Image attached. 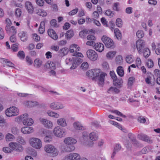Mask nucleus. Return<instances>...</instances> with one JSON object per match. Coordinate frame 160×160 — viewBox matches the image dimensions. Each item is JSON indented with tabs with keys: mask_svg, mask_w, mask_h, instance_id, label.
Returning a JSON list of instances; mask_svg holds the SVG:
<instances>
[{
	"mask_svg": "<svg viewBox=\"0 0 160 160\" xmlns=\"http://www.w3.org/2000/svg\"><path fill=\"white\" fill-rule=\"evenodd\" d=\"M89 137L92 141H95L98 139V136L96 132H93L89 134Z\"/></svg>",
	"mask_w": 160,
	"mask_h": 160,
	"instance_id": "29",
	"label": "nucleus"
},
{
	"mask_svg": "<svg viewBox=\"0 0 160 160\" xmlns=\"http://www.w3.org/2000/svg\"><path fill=\"white\" fill-rule=\"evenodd\" d=\"M110 75L114 81H117V77L114 71H111L110 72Z\"/></svg>",
	"mask_w": 160,
	"mask_h": 160,
	"instance_id": "55",
	"label": "nucleus"
},
{
	"mask_svg": "<svg viewBox=\"0 0 160 160\" xmlns=\"http://www.w3.org/2000/svg\"><path fill=\"white\" fill-rule=\"evenodd\" d=\"M80 156L77 153H72L65 156L63 160H80Z\"/></svg>",
	"mask_w": 160,
	"mask_h": 160,
	"instance_id": "9",
	"label": "nucleus"
},
{
	"mask_svg": "<svg viewBox=\"0 0 160 160\" xmlns=\"http://www.w3.org/2000/svg\"><path fill=\"white\" fill-rule=\"evenodd\" d=\"M63 142L66 144L74 145L77 142V141L73 138L68 137L64 139Z\"/></svg>",
	"mask_w": 160,
	"mask_h": 160,
	"instance_id": "18",
	"label": "nucleus"
},
{
	"mask_svg": "<svg viewBox=\"0 0 160 160\" xmlns=\"http://www.w3.org/2000/svg\"><path fill=\"white\" fill-rule=\"evenodd\" d=\"M87 39L89 40L94 41L96 40V38L95 36L94 35L92 34L88 35L87 36Z\"/></svg>",
	"mask_w": 160,
	"mask_h": 160,
	"instance_id": "59",
	"label": "nucleus"
},
{
	"mask_svg": "<svg viewBox=\"0 0 160 160\" xmlns=\"http://www.w3.org/2000/svg\"><path fill=\"white\" fill-rule=\"evenodd\" d=\"M25 7L28 13L30 14H32L34 12V8L30 2H26L25 3Z\"/></svg>",
	"mask_w": 160,
	"mask_h": 160,
	"instance_id": "16",
	"label": "nucleus"
},
{
	"mask_svg": "<svg viewBox=\"0 0 160 160\" xmlns=\"http://www.w3.org/2000/svg\"><path fill=\"white\" fill-rule=\"evenodd\" d=\"M105 14L107 16H108L110 18L113 17L114 15L113 12H112L110 10H107L105 12Z\"/></svg>",
	"mask_w": 160,
	"mask_h": 160,
	"instance_id": "49",
	"label": "nucleus"
},
{
	"mask_svg": "<svg viewBox=\"0 0 160 160\" xmlns=\"http://www.w3.org/2000/svg\"><path fill=\"white\" fill-rule=\"evenodd\" d=\"M116 54L115 51H110L107 53L106 56L108 58H111L114 57Z\"/></svg>",
	"mask_w": 160,
	"mask_h": 160,
	"instance_id": "42",
	"label": "nucleus"
},
{
	"mask_svg": "<svg viewBox=\"0 0 160 160\" xmlns=\"http://www.w3.org/2000/svg\"><path fill=\"white\" fill-rule=\"evenodd\" d=\"M86 53L88 58L91 60L95 61L97 59L98 55L94 50L90 49L88 50Z\"/></svg>",
	"mask_w": 160,
	"mask_h": 160,
	"instance_id": "10",
	"label": "nucleus"
},
{
	"mask_svg": "<svg viewBox=\"0 0 160 160\" xmlns=\"http://www.w3.org/2000/svg\"><path fill=\"white\" fill-rule=\"evenodd\" d=\"M9 147L17 152H22L23 150L22 147L20 144L16 142H12L9 143Z\"/></svg>",
	"mask_w": 160,
	"mask_h": 160,
	"instance_id": "11",
	"label": "nucleus"
},
{
	"mask_svg": "<svg viewBox=\"0 0 160 160\" xmlns=\"http://www.w3.org/2000/svg\"><path fill=\"white\" fill-rule=\"evenodd\" d=\"M142 53H143L144 57L147 58L150 55V52L148 48H145L143 50Z\"/></svg>",
	"mask_w": 160,
	"mask_h": 160,
	"instance_id": "38",
	"label": "nucleus"
},
{
	"mask_svg": "<svg viewBox=\"0 0 160 160\" xmlns=\"http://www.w3.org/2000/svg\"><path fill=\"white\" fill-rule=\"evenodd\" d=\"M116 24L117 26L118 27H121L122 26V22L121 19L118 18L116 19Z\"/></svg>",
	"mask_w": 160,
	"mask_h": 160,
	"instance_id": "47",
	"label": "nucleus"
},
{
	"mask_svg": "<svg viewBox=\"0 0 160 160\" xmlns=\"http://www.w3.org/2000/svg\"><path fill=\"white\" fill-rule=\"evenodd\" d=\"M35 12L38 15L42 17L46 16L47 14V13L45 11L39 9H37L35 11Z\"/></svg>",
	"mask_w": 160,
	"mask_h": 160,
	"instance_id": "32",
	"label": "nucleus"
},
{
	"mask_svg": "<svg viewBox=\"0 0 160 160\" xmlns=\"http://www.w3.org/2000/svg\"><path fill=\"white\" fill-rule=\"evenodd\" d=\"M18 34L22 41L24 42L27 40V36L26 32L22 31L19 33Z\"/></svg>",
	"mask_w": 160,
	"mask_h": 160,
	"instance_id": "30",
	"label": "nucleus"
},
{
	"mask_svg": "<svg viewBox=\"0 0 160 160\" xmlns=\"http://www.w3.org/2000/svg\"><path fill=\"white\" fill-rule=\"evenodd\" d=\"M45 66L48 69H55L56 66L54 63L48 61L45 64Z\"/></svg>",
	"mask_w": 160,
	"mask_h": 160,
	"instance_id": "28",
	"label": "nucleus"
},
{
	"mask_svg": "<svg viewBox=\"0 0 160 160\" xmlns=\"http://www.w3.org/2000/svg\"><path fill=\"white\" fill-rule=\"evenodd\" d=\"M50 107L53 109L57 110L63 108V106L60 103L55 102L51 103L50 105Z\"/></svg>",
	"mask_w": 160,
	"mask_h": 160,
	"instance_id": "20",
	"label": "nucleus"
},
{
	"mask_svg": "<svg viewBox=\"0 0 160 160\" xmlns=\"http://www.w3.org/2000/svg\"><path fill=\"white\" fill-rule=\"evenodd\" d=\"M29 142L32 147L37 149H40L42 146L41 141L37 138H30Z\"/></svg>",
	"mask_w": 160,
	"mask_h": 160,
	"instance_id": "4",
	"label": "nucleus"
},
{
	"mask_svg": "<svg viewBox=\"0 0 160 160\" xmlns=\"http://www.w3.org/2000/svg\"><path fill=\"white\" fill-rule=\"evenodd\" d=\"M102 40L107 48H113L114 47V43L113 40L108 37L103 36L102 38Z\"/></svg>",
	"mask_w": 160,
	"mask_h": 160,
	"instance_id": "6",
	"label": "nucleus"
},
{
	"mask_svg": "<svg viewBox=\"0 0 160 160\" xmlns=\"http://www.w3.org/2000/svg\"><path fill=\"white\" fill-rule=\"evenodd\" d=\"M147 65L148 68H151L153 66V61L151 60H148L147 63Z\"/></svg>",
	"mask_w": 160,
	"mask_h": 160,
	"instance_id": "58",
	"label": "nucleus"
},
{
	"mask_svg": "<svg viewBox=\"0 0 160 160\" xmlns=\"http://www.w3.org/2000/svg\"><path fill=\"white\" fill-rule=\"evenodd\" d=\"M47 113L49 116L54 117L56 118H58L60 117V115L59 114L53 111H48L47 112Z\"/></svg>",
	"mask_w": 160,
	"mask_h": 160,
	"instance_id": "33",
	"label": "nucleus"
},
{
	"mask_svg": "<svg viewBox=\"0 0 160 160\" xmlns=\"http://www.w3.org/2000/svg\"><path fill=\"white\" fill-rule=\"evenodd\" d=\"M22 11L21 9L19 8H17L15 11V15L17 18L19 17L21 14Z\"/></svg>",
	"mask_w": 160,
	"mask_h": 160,
	"instance_id": "46",
	"label": "nucleus"
},
{
	"mask_svg": "<svg viewBox=\"0 0 160 160\" xmlns=\"http://www.w3.org/2000/svg\"><path fill=\"white\" fill-rule=\"evenodd\" d=\"M17 56L21 59H23L25 57V54L23 51H19L17 54Z\"/></svg>",
	"mask_w": 160,
	"mask_h": 160,
	"instance_id": "40",
	"label": "nucleus"
},
{
	"mask_svg": "<svg viewBox=\"0 0 160 160\" xmlns=\"http://www.w3.org/2000/svg\"><path fill=\"white\" fill-rule=\"evenodd\" d=\"M126 60L127 63H131L133 62L134 59L132 58V56L131 55H130L126 57Z\"/></svg>",
	"mask_w": 160,
	"mask_h": 160,
	"instance_id": "44",
	"label": "nucleus"
},
{
	"mask_svg": "<svg viewBox=\"0 0 160 160\" xmlns=\"http://www.w3.org/2000/svg\"><path fill=\"white\" fill-rule=\"evenodd\" d=\"M78 9L77 8H75V9L71 11L68 13V14L70 15H73L75 14L78 12Z\"/></svg>",
	"mask_w": 160,
	"mask_h": 160,
	"instance_id": "61",
	"label": "nucleus"
},
{
	"mask_svg": "<svg viewBox=\"0 0 160 160\" xmlns=\"http://www.w3.org/2000/svg\"><path fill=\"white\" fill-rule=\"evenodd\" d=\"M3 62L6 63L7 65L9 67H14V64L10 61H8L6 59H3Z\"/></svg>",
	"mask_w": 160,
	"mask_h": 160,
	"instance_id": "54",
	"label": "nucleus"
},
{
	"mask_svg": "<svg viewBox=\"0 0 160 160\" xmlns=\"http://www.w3.org/2000/svg\"><path fill=\"white\" fill-rule=\"evenodd\" d=\"M5 138L7 141H12L15 138V137L12 134L8 133L6 135Z\"/></svg>",
	"mask_w": 160,
	"mask_h": 160,
	"instance_id": "37",
	"label": "nucleus"
},
{
	"mask_svg": "<svg viewBox=\"0 0 160 160\" xmlns=\"http://www.w3.org/2000/svg\"><path fill=\"white\" fill-rule=\"evenodd\" d=\"M101 72V70L98 69H93L88 71L86 72V75L92 78V80L97 81L99 85H102L104 83V78L107 74Z\"/></svg>",
	"mask_w": 160,
	"mask_h": 160,
	"instance_id": "1",
	"label": "nucleus"
},
{
	"mask_svg": "<svg viewBox=\"0 0 160 160\" xmlns=\"http://www.w3.org/2000/svg\"><path fill=\"white\" fill-rule=\"evenodd\" d=\"M12 49L14 52H16L18 50V44H13L11 46Z\"/></svg>",
	"mask_w": 160,
	"mask_h": 160,
	"instance_id": "57",
	"label": "nucleus"
},
{
	"mask_svg": "<svg viewBox=\"0 0 160 160\" xmlns=\"http://www.w3.org/2000/svg\"><path fill=\"white\" fill-rule=\"evenodd\" d=\"M44 141L46 142H49L51 141V137L50 135L47 136L44 138Z\"/></svg>",
	"mask_w": 160,
	"mask_h": 160,
	"instance_id": "63",
	"label": "nucleus"
},
{
	"mask_svg": "<svg viewBox=\"0 0 160 160\" xmlns=\"http://www.w3.org/2000/svg\"><path fill=\"white\" fill-rule=\"evenodd\" d=\"M7 32L9 34L13 35L16 34L17 32V31L14 26H12L11 27L8 28V29H5Z\"/></svg>",
	"mask_w": 160,
	"mask_h": 160,
	"instance_id": "25",
	"label": "nucleus"
},
{
	"mask_svg": "<svg viewBox=\"0 0 160 160\" xmlns=\"http://www.w3.org/2000/svg\"><path fill=\"white\" fill-rule=\"evenodd\" d=\"M80 48L75 44H73L69 48V51L71 53H74L75 52L79 51Z\"/></svg>",
	"mask_w": 160,
	"mask_h": 160,
	"instance_id": "24",
	"label": "nucleus"
},
{
	"mask_svg": "<svg viewBox=\"0 0 160 160\" xmlns=\"http://www.w3.org/2000/svg\"><path fill=\"white\" fill-rule=\"evenodd\" d=\"M17 142L21 144L24 145L26 144V141L24 138L21 136H18L17 139Z\"/></svg>",
	"mask_w": 160,
	"mask_h": 160,
	"instance_id": "36",
	"label": "nucleus"
},
{
	"mask_svg": "<svg viewBox=\"0 0 160 160\" xmlns=\"http://www.w3.org/2000/svg\"><path fill=\"white\" fill-rule=\"evenodd\" d=\"M107 92L108 93H114L115 94H118L120 90L115 87H111L108 90Z\"/></svg>",
	"mask_w": 160,
	"mask_h": 160,
	"instance_id": "26",
	"label": "nucleus"
},
{
	"mask_svg": "<svg viewBox=\"0 0 160 160\" xmlns=\"http://www.w3.org/2000/svg\"><path fill=\"white\" fill-rule=\"evenodd\" d=\"M68 52V48H64L60 50V52L61 56H64L66 55Z\"/></svg>",
	"mask_w": 160,
	"mask_h": 160,
	"instance_id": "39",
	"label": "nucleus"
},
{
	"mask_svg": "<svg viewBox=\"0 0 160 160\" xmlns=\"http://www.w3.org/2000/svg\"><path fill=\"white\" fill-rule=\"evenodd\" d=\"M115 36L118 40H121L122 34L120 30L118 28H115L114 30Z\"/></svg>",
	"mask_w": 160,
	"mask_h": 160,
	"instance_id": "31",
	"label": "nucleus"
},
{
	"mask_svg": "<svg viewBox=\"0 0 160 160\" xmlns=\"http://www.w3.org/2000/svg\"><path fill=\"white\" fill-rule=\"evenodd\" d=\"M75 148L74 145L66 144L62 148V150L63 152H71L74 151Z\"/></svg>",
	"mask_w": 160,
	"mask_h": 160,
	"instance_id": "12",
	"label": "nucleus"
},
{
	"mask_svg": "<svg viewBox=\"0 0 160 160\" xmlns=\"http://www.w3.org/2000/svg\"><path fill=\"white\" fill-rule=\"evenodd\" d=\"M5 22L6 23L5 29L6 28L8 29V28H10V26L12 25L11 21L9 19L7 18L6 19Z\"/></svg>",
	"mask_w": 160,
	"mask_h": 160,
	"instance_id": "52",
	"label": "nucleus"
},
{
	"mask_svg": "<svg viewBox=\"0 0 160 160\" xmlns=\"http://www.w3.org/2000/svg\"><path fill=\"white\" fill-rule=\"evenodd\" d=\"M93 47L96 50L100 52H102L104 49V45L100 42L95 43Z\"/></svg>",
	"mask_w": 160,
	"mask_h": 160,
	"instance_id": "21",
	"label": "nucleus"
},
{
	"mask_svg": "<svg viewBox=\"0 0 160 160\" xmlns=\"http://www.w3.org/2000/svg\"><path fill=\"white\" fill-rule=\"evenodd\" d=\"M73 127L75 129L77 130H82L85 129V128L78 122L74 123Z\"/></svg>",
	"mask_w": 160,
	"mask_h": 160,
	"instance_id": "27",
	"label": "nucleus"
},
{
	"mask_svg": "<svg viewBox=\"0 0 160 160\" xmlns=\"http://www.w3.org/2000/svg\"><path fill=\"white\" fill-rule=\"evenodd\" d=\"M138 138L146 142L149 143L152 142V141L150 139L149 137L147 135L143 134H139L138 135Z\"/></svg>",
	"mask_w": 160,
	"mask_h": 160,
	"instance_id": "17",
	"label": "nucleus"
},
{
	"mask_svg": "<svg viewBox=\"0 0 160 160\" xmlns=\"http://www.w3.org/2000/svg\"><path fill=\"white\" fill-rule=\"evenodd\" d=\"M136 45L139 53H142L143 50L145 48V42L144 41L141 39H139L136 41Z\"/></svg>",
	"mask_w": 160,
	"mask_h": 160,
	"instance_id": "8",
	"label": "nucleus"
},
{
	"mask_svg": "<svg viewBox=\"0 0 160 160\" xmlns=\"http://www.w3.org/2000/svg\"><path fill=\"white\" fill-rule=\"evenodd\" d=\"M40 120L41 123L47 128H51L53 126L52 122L49 120L45 119L40 118Z\"/></svg>",
	"mask_w": 160,
	"mask_h": 160,
	"instance_id": "13",
	"label": "nucleus"
},
{
	"mask_svg": "<svg viewBox=\"0 0 160 160\" xmlns=\"http://www.w3.org/2000/svg\"><path fill=\"white\" fill-rule=\"evenodd\" d=\"M73 36V32L72 30H70L67 32L66 36L68 38H71Z\"/></svg>",
	"mask_w": 160,
	"mask_h": 160,
	"instance_id": "41",
	"label": "nucleus"
},
{
	"mask_svg": "<svg viewBox=\"0 0 160 160\" xmlns=\"http://www.w3.org/2000/svg\"><path fill=\"white\" fill-rule=\"evenodd\" d=\"M121 145L118 143L116 144L114 148L113 151L118 152L121 150Z\"/></svg>",
	"mask_w": 160,
	"mask_h": 160,
	"instance_id": "51",
	"label": "nucleus"
},
{
	"mask_svg": "<svg viewBox=\"0 0 160 160\" xmlns=\"http://www.w3.org/2000/svg\"><path fill=\"white\" fill-rule=\"evenodd\" d=\"M123 61L122 57L121 55H118L116 58V62L117 64H120Z\"/></svg>",
	"mask_w": 160,
	"mask_h": 160,
	"instance_id": "43",
	"label": "nucleus"
},
{
	"mask_svg": "<svg viewBox=\"0 0 160 160\" xmlns=\"http://www.w3.org/2000/svg\"><path fill=\"white\" fill-rule=\"evenodd\" d=\"M18 118L22 122L23 124L25 125L31 126L33 123V120L31 118H28V115L27 113L21 115Z\"/></svg>",
	"mask_w": 160,
	"mask_h": 160,
	"instance_id": "2",
	"label": "nucleus"
},
{
	"mask_svg": "<svg viewBox=\"0 0 160 160\" xmlns=\"http://www.w3.org/2000/svg\"><path fill=\"white\" fill-rule=\"evenodd\" d=\"M133 9L131 7H128L125 9V12L127 14H130L132 12Z\"/></svg>",
	"mask_w": 160,
	"mask_h": 160,
	"instance_id": "60",
	"label": "nucleus"
},
{
	"mask_svg": "<svg viewBox=\"0 0 160 160\" xmlns=\"http://www.w3.org/2000/svg\"><path fill=\"white\" fill-rule=\"evenodd\" d=\"M117 72L118 75L120 77H122L124 75V70L123 68L119 66L118 67L117 69Z\"/></svg>",
	"mask_w": 160,
	"mask_h": 160,
	"instance_id": "34",
	"label": "nucleus"
},
{
	"mask_svg": "<svg viewBox=\"0 0 160 160\" xmlns=\"http://www.w3.org/2000/svg\"><path fill=\"white\" fill-rule=\"evenodd\" d=\"M12 133L14 134H17L18 132V128L16 127H13L11 129Z\"/></svg>",
	"mask_w": 160,
	"mask_h": 160,
	"instance_id": "64",
	"label": "nucleus"
},
{
	"mask_svg": "<svg viewBox=\"0 0 160 160\" xmlns=\"http://www.w3.org/2000/svg\"><path fill=\"white\" fill-rule=\"evenodd\" d=\"M26 60L27 64L29 65H32L33 63V61L30 57L27 56L26 57Z\"/></svg>",
	"mask_w": 160,
	"mask_h": 160,
	"instance_id": "53",
	"label": "nucleus"
},
{
	"mask_svg": "<svg viewBox=\"0 0 160 160\" xmlns=\"http://www.w3.org/2000/svg\"><path fill=\"white\" fill-rule=\"evenodd\" d=\"M19 110L14 106L7 108L5 111V114L8 117H11L17 116L19 114Z\"/></svg>",
	"mask_w": 160,
	"mask_h": 160,
	"instance_id": "3",
	"label": "nucleus"
},
{
	"mask_svg": "<svg viewBox=\"0 0 160 160\" xmlns=\"http://www.w3.org/2000/svg\"><path fill=\"white\" fill-rule=\"evenodd\" d=\"M128 136L129 139V140L135 146H138L139 145V143L136 140L134 135L131 133H129L128 134Z\"/></svg>",
	"mask_w": 160,
	"mask_h": 160,
	"instance_id": "15",
	"label": "nucleus"
},
{
	"mask_svg": "<svg viewBox=\"0 0 160 160\" xmlns=\"http://www.w3.org/2000/svg\"><path fill=\"white\" fill-rule=\"evenodd\" d=\"M88 63L87 62H84L81 64V68L82 69L86 70L88 69Z\"/></svg>",
	"mask_w": 160,
	"mask_h": 160,
	"instance_id": "48",
	"label": "nucleus"
},
{
	"mask_svg": "<svg viewBox=\"0 0 160 160\" xmlns=\"http://www.w3.org/2000/svg\"><path fill=\"white\" fill-rule=\"evenodd\" d=\"M72 64L70 68L71 69H74L82 62V60L78 57L73 58Z\"/></svg>",
	"mask_w": 160,
	"mask_h": 160,
	"instance_id": "14",
	"label": "nucleus"
},
{
	"mask_svg": "<svg viewBox=\"0 0 160 160\" xmlns=\"http://www.w3.org/2000/svg\"><path fill=\"white\" fill-rule=\"evenodd\" d=\"M42 64V61L38 58L35 59L34 62V65L36 68H39Z\"/></svg>",
	"mask_w": 160,
	"mask_h": 160,
	"instance_id": "35",
	"label": "nucleus"
},
{
	"mask_svg": "<svg viewBox=\"0 0 160 160\" xmlns=\"http://www.w3.org/2000/svg\"><path fill=\"white\" fill-rule=\"evenodd\" d=\"M21 132L24 134H29L33 132L32 128L30 127H24L21 129Z\"/></svg>",
	"mask_w": 160,
	"mask_h": 160,
	"instance_id": "19",
	"label": "nucleus"
},
{
	"mask_svg": "<svg viewBox=\"0 0 160 160\" xmlns=\"http://www.w3.org/2000/svg\"><path fill=\"white\" fill-rule=\"evenodd\" d=\"M44 149L47 152L51 153L52 157L56 156L58 154V150L52 145H48L44 147Z\"/></svg>",
	"mask_w": 160,
	"mask_h": 160,
	"instance_id": "7",
	"label": "nucleus"
},
{
	"mask_svg": "<svg viewBox=\"0 0 160 160\" xmlns=\"http://www.w3.org/2000/svg\"><path fill=\"white\" fill-rule=\"evenodd\" d=\"M87 31L86 30H84L79 32L80 36L82 38H84L86 35Z\"/></svg>",
	"mask_w": 160,
	"mask_h": 160,
	"instance_id": "56",
	"label": "nucleus"
},
{
	"mask_svg": "<svg viewBox=\"0 0 160 160\" xmlns=\"http://www.w3.org/2000/svg\"><path fill=\"white\" fill-rule=\"evenodd\" d=\"M55 135L59 138H62L65 136L66 133L65 129L59 126L55 127L53 130Z\"/></svg>",
	"mask_w": 160,
	"mask_h": 160,
	"instance_id": "5",
	"label": "nucleus"
},
{
	"mask_svg": "<svg viewBox=\"0 0 160 160\" xmlns=\"http://www.w3.org/2000/svg\"><path fill=\"white\" fill-rule=\"evenodd\" d=\"M111 112L112 113H113L116 114L117 115L121 116L122 117L125 118L126 117V116L123 115L122 113H121L119 111L117 110H112L111 111Z\"/></svg>",
	"mask_w": 160,
	"mask_h": 160,
	"instance_id": "45",
	"label": "nucleus"
},
{
	"mask_svg": "<svg viewBox=\"0 0 160 160\" xmlns=\"http://www.w3.org/2000/svg\"><path fill=\"white\" fill-rule=\"evenodd\" d=\"M136 35L138 38H141L144 36L143 32L142 30H138L136 33Z\"/></svg>",
	"mask_w": 160,
	"mask_h": 160,
	"instance_id": "50",
	"label": "nucleus"
},
{
	"mask_svg": "<svg viewBox=\"0 0 160 160\" xmlns=\"http://www.w3.org/2000/svg\"><path fill=\"white\" fill-rule=\"evenodd\" d=\"M102 65L103 68L105 69H108L109 68V66L108 63L106 61L103 62Z\"/></svg>",
	"mask_w": 160,
	"mask_h": 160,
	"instance_id": "62",
	"label": "nucleus"
},
{
	"mask_svg": "<svg viewBox=\"0 0 160 160\" xmlns=\"http://www.w3.org/2000/svg\"><path fill=\"white\" fill-rule=\"evenodd\" d=\"M57 123L58 125L62 127H65L67 126L66 120L64 118L58 119L57 120Z\"/></svg>",
	"mask_w": 160,
	"mask_h": 160,
	"instance_id": "23",
	"label": "nucleus"
},
{
	"mask_svg": "<svg viewBox=\"0 0 160 160\" xmlns=\"http://www.w3.org/2000/svg\"><path fill=\"white\" fill-rule=\"evenodd\" d=\"M48 35L52 38L55 40L57 39L58 36L54 30L52 29H50L48 30Z\"/></svg>",
	"mask_w": 160,
	"mask_h": 160,
	"instance_id": "22",
	"label": "nucleus"
}]
</instances>
